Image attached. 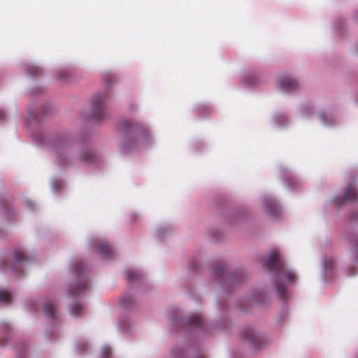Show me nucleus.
Masks as SVG:
<instances>
[{
    "label": "nucleus",
    "mask_w": 358,
    "mask_h": 358,
    "mask_svg": "<svg viewBox=\"0 0 358 358\" xmlns=\"http://www.w3.org/2000/svg\"><path fill=\"white\" fill-rule=\"evenodd\" d=\"M56 306L52 302H47L44 304L45 314L52 320L55 317Z\"/></svg>",
    "instance_id": "13"
},
{
    "label": "nucleus",
    "mask_w": 358,
    "mask_h": 358,
    "mask_svg": "<svg viewBox=\"0 0 358 358\" xmlns=\"http://www.w3.org/2000/svg\"><path fill=\"white\" fill-rule=\"evenodd\" d=\"M121 305L125 308H131L135 306V300L131 294H125L120 299Z\"/></svg>",
    "instance_id": "11"
},
{
    "label": "nucleus",
    "mask_w": 358,
    "mask_h": 358,
    "mask_svg": "<svg viewBox=\"0 0 358 358\" xmlns=\"http://www.w3.org/2000/svg\"><path fill=\"white\" fill-rule=\"evenodd\" d=\"M125 275L129 282H134L141 278L140 273L134 270L127 271Z\"/></svg>",
    "instance_id": "16"
},
{
    "label": "nucleus",
    "mask_w": 358,
    "mask_h": 358,
    "mask_svg": "<svg viewBox=\"0 0 358 358\" xmlns=\"http://www.w3.org/2000/svg\"><path fill=\"white\" fill-rule=\"evenodd\" d=\"M83 308L80 304L76 303L71 307V313L75 317H78L82 315Z\"/></svg>",
    "instance_id": "18"
},
{
    "label": "nucleus",
    "mask_w": 358,
    "mask_h": 358,
    "mask_svg": "<svg viewBox=\"0 0 358 358\" xmlns=\"http://www.w3.org/2000/svg\"><path fill=\"white\" fill-rule=\"evenodd\" d=\"M225 268V266L224 265H222V266H218L217 267L215 268L214 269V273L215 274H219L223 270H224Z\"/></svg>",
    "instance_id": "22"
},
{
    "label": "nucleus",
    "mask_w": 358,
    "mask_h": 358,
    "mask_svg": "<svg viewBox=\"0 0 358 358\" xmlns=\"http://www.w3.org/2000/svg\"><path fill=\"white\" fill-rule=\"evenodd\" d=\"M68 76V72L66 71H62L58 73V79L61 80H66V78Z\"/></svg>",
    "instance_id": "21"
},
{
    "label": "nucleus",
    "mask_w": 358,
    "mask_h": 358,
    "mask_svg": "<svg viewBox=\"0 0 358 358\" xmlns=\"http://www.w3.org/2000/svg\"><path fill=\"white\" fill-rule=\"evenodd\" d=\"M66 142L64 139H61L55 145V152L57 154L58 161L59 162L63 165L66 166L67 165V163L66 162L65 157L63 156L62 153H60L59 149L64 150L66 148Z\"/></svg>",
    "instance_id": "9"
},
{
    "label": "nucleus",
    "mask_w": 358,
    "mask_h": 358,
    "mask_svg": "<svg viewBox=\"0 0 358 358\" xmlns=\"http://www.w3.org/2000/svg\"><path fill=\"white\" fill-rule=\"evenodd\" d=\"M6 343H7V341L4 340V341H3V342L2 343H0V345H1V346H3V345H5V344H6Z\"/></svg>",
    "instance_id": "26"
},
{
    "label": "nucleus",
    "mask_w": 358,
    "mask_h": 358,
    "mask_svg": "<svg viewBox=\"0 0 358 358\" xmlns=\"http://www.w3.org/2000/svg\"><path fill=\"white\" fill-rule=\"evenodd\" d=\"M264 266L266 269L275 272L274 287L279 297L285 299L287 285L295 280V275L291 270L285 268L284 260L275 250L270 252L266 259L264 261Z\"/></svg>",
    "instance_id": "1"
},
{
    "label": "nucleus",
    "mask_w": 358,
    "mask_h": 358,
    "mask_svg": "<svg viewBox=\"0 0 358 358\" xmlns=\"http://www.w3.org/2000/svg\"><path fill=\"white\" fill-rule=\"evenodd\" d=\"M0 301L6 303H10L12 301L10 293L5 290H0Z\"/></svg>",
    "instance_id": "17"
},
{
    "label": "nucleus",
    "mask_w": 358,
    "mask_h": 358,
    "mask_svg": "<svg viewBox=\"0 0 358 358\" xmlns=\"http://www.w3.org/2000/svg\"><path fill=\"white\" fill-rule=\"evenodd\" d=\"M97 250L105 257H109L113 253V248L106 242H101L97 247Z\"/></svg>",
    "instance_id": "10"
},
{
    "label": "nucleus",
    "mask_w": 358,
    "mask_h": 358,
    "mask_svg": "<svg viewBox=\"0 0 358 358\" xmlns=\"http://www.w3.org/2000/svg\"><path fill=\"white\" fill-rule=\"evenodd\" d=\"M14 259L15 264L11 266V268L13 271L17 272V266L16 264L17 263L22 262L25 259V255L21 250H16L14 252Z\"/></svg>",
    "instance_id": "15"
},
{
    "label": "nucleus",
    "mask_w": 358,
    "mask_h": 358,
    "mask_svg": "<svg viewBox=\"0 0 358 358\" xmlns=\"http://www.w3.org/2000/svg\"><path fill=\"white\" fill-rule=\"evenodd\" d=\"M264 206L268 213L272 215H277L279 213V208L277 204L271 200H268L264 202Z\"/></svg>",
    "instance_id": "14"
},
{
    "label": "nucleus",
    "mask_w": 358,
    "mask_h": 358,
    "mask_svg": "<svg viewBox=\"0 0 358 358\" xmlns=\"http://www.w3.org/2000/svg\"><path fill=\"white\" fill-rule=\"evenodd\" d=\"M108 97V94L106 92H100L94 96L92 101V117L95 121H101L106 117L103 103Z\"/></svg>",
    "instance_id": "4"
},
{
    "label": "nucleus",
    "mask_w": 358,
    "mask_h": 358,
    "mask_svg": "<svg viewBox=\"0 0 358 358\" xmlns=\"http://www.w3.org/2000/svg\"><path fill=\"white\" fill-rule=\"evenodd\" d=\"M27 73L32 76H39L41 73V69L36 66H29L27 68Z\"/></svg>",
    "instance_id": "19"
},
{
    "label": "nucleus",
    "mask_w": 358,
    "mask_h": 358,
    "mask_svg": "<svg viewBox=\"0 0 358 358\" xmlns=\"http://www.w3.org/2000/svg\"><path fill=\"white\" fill-rule=\"evenodd\" d=\"M351 250L355 254L358 252V241L356 242L355 245L352 247Z\"/></svg>",
    "instance_id": "23"
},
{
    "label": "nucleus",
    "mask_w": 358,
    "mask_h": 358,
    "mask_svg": "<svg viewBox=\"0 0 358 358\" xmlns=\"http://www.w3.org/2000/svg\"><path fill=\"white\" fill-rule=\"evenodd\" d=\"M196 358H204L203 355L201 354H199Z\"/></svg>",
    "instance_id": "27"
},
{
    "label": "nucleus",
    "mask_w": 358,
    "mask_h": 358,
    "mask_svg": "<svg viewBox=\"0 0 358 358\" xmlns=\"http://www.w3.org/2000/svg\"><path fill=\"white\" fill-rule=\"evenodd\" d=\"M118 127L124 133L132 135V138H128L127 141L122 145L123 152L129 151L131 147L134 146L138 142L145 143L150 138L148 128L141 123H132L128 120H123L119 123Z\"/></svg>",
    "instance_id": "2"
},
{
    "label": "nucleus",
    "mask_w": 358,
    "mask_h": 358,
    "mask_svg": "<svg viewBox=\"0 0 358 358\" xmlns=\"http://www.w3.org/2000/svg\"><path fill=\"white\" fill-rule=\"evenodd\" d=\"M187 323L192 326L201 327L203 325V318L201 315L193 313L189 315Z\"/></svg>",
    "instance_id": "12"
},
{
    "label": "nucleus",
    "mask_w": 358,
    "mask_h": 358,
    "mask_svg": "<svg viewBox=\"0 0 358 358\" xmlns=\"http://www.w3.org/2000/svg\"><path fill=\"white\" fill-rule=\"evenodd\" d=\"M357 201H358V190L356 184L351 182L346 187L343 196L336 201L339 206H341L347 201L355 202Z\"/></svg>",
    "instance_id": "5"
},
{
    "label": "nucleus",
    "mask_w": 358,
    "mask_h": 358,
    "mask_svg": "<svg viewBox=\"0 0 358 358\" xmlns=\"http://www.w3.org/2000/svg\"><path fill=\"white\" fill-rule=\"evenodd\" d=\"M241 336L243 339L248 340L254 347H259V345L262 343V338L251 328L244 329Z\"/></svg>",
    "instance_id": "7"
},
{
    "label": "nucleus",
    "mask_w": 358,
    "mask_h": 358,
    "mask_svg": "<svg viewBox=\"0 0 358 358\" xmlns=\"http://www.w3.org/2000/svg\"><path fill=\"white\" fill-rule=\"evenodd\" d=\"M82 162L86 163H92L97 159L96 155L88 148L83 150L79 156Z\"/></svg>",
    "instance_id": "8"
},
{
    "label": "nucleus",
    "mask_w": 358,
    "mask_h": 358,
    "mask_svg": "<svg viewBox=\"0 0 358 358\" xmlns=\"http://www.w3.org/2000/svg\"><path fill=\"white\" fill-rule=\"evenodd\" d=\"M5 116V114L3 111H0V118H3Z\"/></svg>",
    "instance_id": "24"
},
{
    "label": "nucleus",
    "mask_w": 358,
    "mask_h": 358,
    "mask_svg": "<svg viewBox=\"0 0 358 358\" xmlns=\"http://www.w3.org/2000/svg\"><path fill=\"white\" fill-rule=\"evenodd\" d=\"M279 86L280 87L286 92H292L297 89L298 83L292 78L286 76L282 77L279 80Z\"/></svg>",
    "instance_id": "6"
},
{
    "label": "nucleus",
    "mask_w": 358,
    "mask_h": 358,
    "mask_svg": "<svg viewBox=\"0 0 358 358\" xmlns=\"http://www.w3.org/2000/svg\"><path fill=\"white\" fill-rule=\"evenodd\" d=\"M3 328H6V329H9V328H10L9 325H8V324H3Z\"/></svg>",
    "instance_id": "25"
},
{
    "label": "nucleus",
    "mask_w": 358,
    "mask_h": 358,
    "mask_svg": "<svg viewBox=\"0 0 358 358\" xmlns=\"http://www.w3.org/2000/svg\"><path fill=\"white\" fill-rule=\"evenodd\" d=\"M74 271L78 275V280L76 287L69 292V294L72 296H76L83 293L88 287V280L85 274L83 262H76L74 264Z\"/></svg>",
    "instance_id": "3"
},
{
    "label": "nucleus",
    "mask_w": 358,
    "mask_h": 358,
    "mask_svg": "<svg viewBox=\"0 0 358 358\" xmlns=\"http://www.w3.org/2000/svg\"><path fill=\"white\" fill-rule=\"evenodd\" d=\"M102 355L104 358H108L111 355V349L109 347H103L102 348Z\"/></svg>",
    "instance_id": "20"
}]
</instances>
